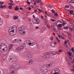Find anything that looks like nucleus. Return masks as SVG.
Returning a JSON list of instances; mask_svg holds the SVG:
<instances>
[{"instance_id": "38", "label": "nucleus", "mask_w": 74, "mask_h": 74, "mask_svg": "<svg viewBox=\"0 0 74 74\" xmlns=\"http://www.w3.org/2000/svg\"><path fill=\"white\" fill-rule=\"evenodd\" d=\"M48 66L49 67H52V64H49L48 65Z\"/></svg>"}, {"instance_id": "60", "label": "nucleus", "mask_w": 74, "mask_h": 74, "mask_svg": "<svg viewBox=\"0 0 74 74\" xmlns=\"http://www.w3.org/2000/svg\"><path fill=\"white\" fill-rule=\"evenodd\" d=\"M31 8H30V7H29L28 8V10H29V11H30V10H31Z\"/></svg>"}, {"instance_id": "55", "label": "nucleus", "mask_w": 74, "mask_h": 74, "mask_svg": "<svg viewBox=\"0 0 74 74\" xmlns=\"http://www.w3.org/2000/svg\"><path fill=\"white\" fill-rule=\"evenodd\" d=\"M51 6V4H49L48 5V7H50Z\"/></svg>"}, {"instance_id": "33", "label": "nucleus", "mask_w": 74, "mask_h": 74, "mask_svg": "<svg viewBox=\"0 0 74 74\" xmlns=\"http://www.w3.org/2000/svg\"><path fill=\"white\" fill-rule=\"evenodd\" d=\"M51 22H55V21H56V20H55L53 19H51Z\"/></svg>"}, {"instance_id": "45", "label": "nucleus", "mask_w": 74, "mask_h": 74, "mask_svg": "<svg viewBox=\"0 0 74 74\" xmlns=\"http://www.w3.org/2000/svg\"><path fill=\"white\" fill-rule=\"evenodd\" d=\"M55 54L56 55V54H59V52L56 51V52H55Z\"/></svg>"}, {"instance_id": "37", "label": "nucleus", "mask_w": 74, "mask_h": 74, "mask_svg": "<svg viewBox=\"0 0 74 74\" xmlns=\"http://www.w3.org/2000/svg\"><path fill=\"white\" fill-rule=\"evenodd\" d=\"M67 42H68L67 41L65 40L64 41V44H65V45H66V44H67Z\"/></svg>"}, {"instance_id": "20", "label": "nucleus", "mask_w": 74, "mask_h": 74, "mask_svg": "<svg viewBox=\"0 0 74 74\" xmlns=\"http://www.w3.org/2000/svg\"><path fill=\"white\" fill-rule=\"evenodd\" d=\"M3 20L1 19L0 17V26H1L3 25Z\"/></svg>"}, {"instance_id": "32", "label": "nucleus", "mask_w": 74, "mask_h": 74, "mask_svg": "<svg viewBox=\"0 0 74 74\" xmlns=\"http://www.w3.org/2000/svg\"><path fill=\"white\" fill-rule=\"evenodd\" d=\"M63 28L64 29H66V30H68V29H69V27L68 26H66L65 27H64Z\"/></svg>"}, {"instance_id": "63", "label": "nucleus", "mask_w": 74, "mask_h": 74, "mask_svg": "<svg viewBox=\"0 0 74 74\" xmlns=\"http://www.w3.org/2000/svg\"><path fill=\"white\" fill-rule=\"evenodd\" d=\"M71 71L72 72H74V69H71Z\"/></svg>"}, {"instance_id": "57", "label": "nucleus", "mask_w": 74, "mask_h": 74, "mask_svg": "<svg viewBox=\"0 0 74 74\" xmlns=\"http://www.w3.org/2000/svg\"><path fill=\"white\" fill-rule=\"evenodd\" d=\"M71 62L73 64V63H74V59H73V61H72Z\"/></svg>"}, {"instance_id": "40", "label": "nucleus", "mask_w": 74, "mask_h": 74, "mask_svg": "<svg viewBox=\"0 0 74 74\" xmlns=\"http://www.w3.org/2000/svg\"><path fill=\"white\" fill-rule=\"evenodd\" d=\"M69 5H66L65 6V8H69Z\"/></svg>"}, {"instance_id": "35", "label": "nucleus", "mask_w": 74, "mask_h": 74, "mask_svg": "<svg viewBox=\"0 0 74 74\" xmlns=\"http://www.w3.org/2000/svg\"><path fill=\"white\" fill-rule=\"evenodd\" d=\"M71 51H72V52H73V53H74V47H72Z\"/></svg>"}, {"instance_id": "12", "label": "nucleus", "mask_w": 74, "mask_h": 74, "mask_svg": "<svg viewBox=\"0 0 74 74\" xmlns=\"http://www.w3.org/2000/svg\"><path fill=\"white\" fill-rule=\"evenodd\" d=\"M7 8V6L5 5H0V8L1 9H4V8Z\"/></svg>"}, {"instance_id": "25", "label": "nucleus", "mask_w": 74, "mask_h": 74, "mask_svg": "<svg viewBox=\"0 0 74 74\" xmlns=\"http://www.w3.org/2000/svg\"><path fill=\"white\" fill-rule=\"evenodd\" d=\"M13 18L14 20H16L18 19V17L14 16H13Z\"/></svg>"}, {"instance_id": "64", "label": "nucleus", "mask_w": 74, "mask_h": 74, "mask_svg": "<svg viewBox=\"0 0 74 74\" xmlns=\"http://www.w3.org/2000/svg\"><path fill=\"white\" fill-rule=\"evenodd\" d=\"M71 2L72 3H74V1L72 0L71 1Z\"/></svg>"}, {"instance_id": "58", "label": "nucleus", "mask_w": 74, "mask_h": 74, "mask_svg": "<svg viewBox=\"0 0 74 74\" xmlns=\"http://www.w3.org/2000/svg\"><path fill=\"white\" fill-rule=\"evenodd\" d=\"M38 11H40V12H42V10H41L39 9L38 10Z\"/></svg>"}, {"instance_id": "10", "label": "nucleus", "mask_w": 74, "mask_h": 74, "mask_svg": "<svg viewBox=\"0 0 74 74\" xmlns=\"http://www.w3.org/2000/svg\"><path fill=\"white\" fill-rule=\"evenodd\" d=\"M35 21H36V22H37V24H40V20L39 18H37L35 20Z\"/></svg>"}, {"instance_id": "29", "label": "nucleus", "mask_w": 74, "mask_h": 74, "mask_svg": "<svg viewBox=\"0 0 74 74\" xmlns=\"http://www.w3.org/2000/svg\"><path fill=\"white\" fill-rule=\"evenodd\" d=\"M73 12H74V11L73 10H71L70 11V13L71 14H73Z\"/></svg>"}, {"instance_id": "50", "label": "nucleus", "mask_w": 74, "mask_h": 74, "mask_svg": "<svg viewBox=\"0 0 74 74\" xmlns=\"http://www.w3.org/2000/svg\"><path fill=\"white\" fill-rule=\"evenodd\" d=\"M47 27L48 28V29H50L51 28V27H49L48 25H47Z\"/></svg>"}, {"instance_id": "15", "label": "nucleus", "mask_w": 74, "mask_h": 74, "mask_svg": "<svg viewBox=\"0 0 74 74\" xmlns=\"http://www.w3.org/2000/svg\"><path fill=\"white\" fill-rule=\"evenodd\" d=\"M56 44H57L56 42H51V46L53 47H55Z\"/></svg>"}, {"instance_id": "14", "label": "nucleus", "mask_w": 74, "mask_h": 74, "mask_svg": "<svg viewBox=\"0 0 74 74\" xmlns=\"http://www.w3.org/2000/svg\"><path fill=\"white\" fill-rule=\"evenodd\" d=\"M67 54H68L69 55V58H70L71 59H73V58L71 57V54L69 52H68L67 53Z\"/></svg>"}, {"instance_id": "24", "label": "nucleus", "mask_w": 74, "mask_h": 74, "mask_svg": "<svg viewBox=\"0 0 74 74\" xmlns=\"http://www.w3.org/2000/svg\"><path fill=\"white\" fill-rule=\"evenodd\" d=\"M46 58H49V53H48L46 54Z\"/></svg>"}, {"instance_id": "49", "label": "nucleus", "mask_w": 74, "mask_h": 74, "mask_svg": "<svg viewBox=\"0 0 74 74\" xmlns=\"http://www.w3.org/2000/svg\"><path fill=\"white\" fill-rule=\"evenodd\" d=\"M13 42L14 43H15V42H16V39H14V40L13 41Z\"/></svg>"}, {"instance_id": "11", "label": "nucleus", "mask_w": 74, "mask_h": 74, "mask_svg": "<svg viewBox=\"0 0 74 74\" xmlns=\"http://www.w3.org/2000/svg\"><path fill=\"white\" fill-rule=\"evenodd\" d=\"M26 42L27 44H28V45H32V41H30V40L29 39L27 40Z\"/></svg>"}, {"instance_id": "9", "label": "nucleus", "mask_w": 74, "mask_h": 74, "mask_svg": "<svg viewBox=\"0 0 74 74\" xmlns=\"http://www.w3.org/2000/svg\"><path fill=\"white\" fill-rule=\"evenodd\" d=\"M27 56L28 57L29 59H31V58H32L33 57V55L31 53H29L27 55Z\"/></svg>"}, {"instance_id": "21", "label": "nucleus", "mask_w": 74, "mask_h": 74, "mask_svg": "<svg viewBox=\"0 0 74 74\" xmlns=\"http://www.w3.org/2000/svg\"><path fill=\"white\" fill-rule=\"evenodd\" d=\"M27 4H28L30 5V3H32V0H29L28 1H27Z\"/></svg>"}, {"instance_id": "5", "label": "nucleus", "mask_w": 74, "mask_h": 74, "mask_svg": "<svg viewBox=\"0 0 74 74\" xmlns=\"http://www.w3.org/2000/svg\"><path fill=\"white\" fill-rule=\"evenodd\" d=\"M21 68V66H18V67H16V66H14V65L10 66V69L12 70H18Z\"/></svg>"}, {"instance_id": "23", "label": "nucleus", "mask_w": 74, "mask_h": 74, "mask_svg": "<svg viewBox=\"0 0 74 74\" xmlns=\"http://www.w3.org/2000/svg\"><path fill=\"white\" fill-rule=\"evenodd\" d=\"M19 10V7L18 6H16L14 8V10L15 11H18V10Z\"/></svg>"}, {"instance_id": "18", "label": "nucleus", "mask_w": 74, "mask_h": 74, "mask_svg": "<svg viewBox=\"0 0 74 74\" xmlns=\"http://www.w3.org/2000/svg\"><path fill=\"white\" fill-rule=\"evenodd\" d=\"M16 71H17V70H15V69L14 70H12V71H11V74H14V73H16Z\"/></svg>"}, {"instance_id": "36", "label": "nucleus", "mask_w": 74, "mask_h": 74, "mask_svg": "<svg viewBox=\"0 0 74 74\" xmlns=\"http://www.w3.org/2000/svg\"><path fill=\"white\" fill-rule=\"evenodd\" d=\"M51 12L53 14H55V11L53 10H51Z\"/></svg>"}, {"instance_id": "39", "label": "nucleus", "mask_w": 74, "mask_h": 74, "mask_svg": "<svg viewBox=\"0 0 74 74\" xmlns=\"http://www.w3.org/2000/svg\"><path fill=\"white\" fill-rule=\"evenodd\" d=\"M40 2H41V0H38V1H37V3H40Z\"/></svg>"}, {"instance_id": "19", "label": "nucleus", "mask_w": 74, "mask_h": 74, "mask_svg": "<svg viewBox=\"0 0 74 74\" xmlns=\"http://www.w3.org/2000/svg\"><path fill=\"white\" fill-rule=\"evenodd\" d=\"M18 42L20 44H21L22 43V40L21 39L18 38Z\"/></svg>"}, {"instance_id": "46", "label": "nucleus", "mask_w": 74, "mask_h": 74, "mask_svg": "<svg viewBox=\"0 0 74 74\" xmlns=\"http://www.w3.org/2000/svg\"><path fill=\"white\" fill-rule=\"evenodd\" d=\"M68 3H70L71 2L72 0H67Z\"/></svg>"}, {"instance_id": "17", "label": "nucleus", "mask_w": 74, "mask_h": 74, "mask_svg": "<svg viewBox=\"0 0 74 74\" xmlns=\"http://www.w3.org/2000/svg\"><path fill=\"white\" fill-rule=\"evenodd\" d=\"M14 46V45L12 44H10L9 46V49H12V47Z\"/></svg>"}, {"instance_id": "16", "label": "nucleus", "mask_w": 74, "mask_h": 74, "mask_svg": "<svg viewBox=\"0 0 74 74\" xmlns=\"http://www.w3.org/2000/svg\"><path fill=\"white\" fill-rule=\"evenodd\" d=\"M33 63V60H30L28 63V65H31Z\"/></svg>"}, {"instance_id": "41", "label": "nucleus", "mask_w": 74, "mask_h": 74, "mask_svg": "<svg viewBox=\"0 0 74 74\" xmlns=\"http://www.w3.org/2000/svg\"><path fill=\"white\" fill-rule=\"evenodd\" d=\"M9 9H10V10H11V9H12V6H9Z\"/></svg>"}, {"instance_id": "62", "label": "nucleus", "mask_w": 74, "mask_h": 74, "mask_svg": "<svg viewBox=\"0 0 74 74\" xmlns=\"http://www.w3.org/2000/svg\"><path fill=\"white\" fill-rule=\"evenodd\" d=\"M9 1L11 2V3H13V1L12 0H9Z\"/></svg>"}, {"instance_id": "22", "label": "nucleus", "mask_w": 74, "mask_h": 74, "mask_svg": "<svg viewBox=\"0 0 74 74\" xmlns=\"http://www.w3.org/2000/svg\"><path fill=\"white\" fill-rule=\"evenodd\" d=\"M44 56H42V59H45V58H46L47 56H46V54L45 53H44L43 54Z\"/></svg>"}, {"instance_id": "61", "label": "nucleus", "mask_w": 74, "mask_h": 74, "mask_svg": "<svg viewBox=\"0 0 74 74\" xmlns=\"http://www.w3.org/2000/svg\"><path fill=\"white\" fill-rule=\"evenodd\" d=\"M56 38L57 40H59V38H58V37L56 36Z\"/></svg>"}, {"instance_id": "44", "label": "nucleus", "mask_w": 74, "mask_h": 74, "mask_svg": "<svg viewBox=\"0 0 74 74\" xmlns=\"http://www.w3.org/2000/svg\"><path fill=\"white\" fill-rule=\"evenodd\" d=\"M65 24H66V22H64L62 23V25L63 26H64Z\"/></svg>"}, {"instance_id": "27", "label": "nucleus", "mask_w": 74, "mask_h": 74, "mask_svg": "<svg viewBox=\"0 0 74 74\" xmlns=\"http://www.w3.org/2000/svg\"><path fill=\"white\" fill-rule=\"evenodd\" d=\"M67 33L68 34V35L70 37H72V35H71V34L70 33H68V32H67Z\"/></svg>"}, {"instance_id": "2", "label": "nucleus", "mask_w": 74, "mask_h": 74, "mask_svg": "<svg viewBox=\"0 0 74 74\" xmlns=\"http://www.w3.org/2000/svg\"><path fill=\"white\" fill-rule=\"evenodd\" d=\"M0 52L2 53H5L8 51V46L4 43H1L0 45Z\"/></svg>"}, {"instance_id": "7", "label": "nucleus", "mask_w": 74, "mask_h": 74, "mask_svg": "<svg viewBox=\"0 0 74 74\" xmlns=\"http://www.w3.org/2000/svg\"><path fill=\"white\" fill-rule=\"evenodd\" d=\"M41 71L43 72V74H47L48 70L47 69V68H45V66H44L41 69Z\"/></svg>"}, {"instance_id": "47", "label": "nucleus", "mask_w": 74, "mask_h": 74, "mask_svg": "<svg viewBox=\"0 0 74 74\" xmlns=\"http://www.w3.org/2000/svg\"><path fill=\"white\" fill-rule=\"evenodd\" d=\"M51 38V41H53V37H52Z\"/></svg>"}, {"instance_id": "13", "label": "nucleus", "mask_w": 74, "mask_h": 74, "mask_svg": "<svg viewBox=\"0 0 74 74\" xmlns=\"http://www.w3.org/2000/svg\"><path fill=\"white\" fill-rule=\"evenodd\" d=\"M71 46V45H70V42H69L68 44L66 45L65 47H66V48H70Z\"/></svg>"}, {"instance_id": "8", "label": "nucleus", "mask_w": 74, "mask_h": 74, "mask_svg": "<svg viewBox=\"0 0 74 74\" xmlns=\"http://www.w3.org/2000/svg\"><path fill=\"white\" fill-rule=\"evenodd\" d=\"M54 71V74H60L59 72L60 71V69L59 68L55 69L53 70Z\"/></svg>"}, {"instance_id": "42", "label": "nucleus", "mask_w": 74, "mask_h": 74, "mask_svg": "<svg viewBox=\"0 0 74 74\" xmlns=\"http://www.w3.org/2000/svg\"><path fill=\"white\" fill-rule=\"evenodd\" d=\"M18 38L16 39V42H18Z\"/></svg>"}, {"instance_id": "6", "label": "nucleus", "mask_w": 74, "mask_h": 74, "mask_svg": "<svg viewBox=\"0 0 74 74\" xmlns=\"http://www.w3.org/2000/svg\"><path fill=\"white\" fill-rule=\"evenodd\" d=\"M9 60L10 62L13 63L15 60V58L14 56H10L9 58Z\"/></svg>"}, {"instance_id": "3", "label": "nucleus", "mask_w": 74, "mask_h": 74, "mask_svg": "<svg viewBox=\"0 0 74 74\" xmlns=\"http://www.w3.org/2000/svg\"><path fill=\"white\" fill-rule=\"evenodd\" d=\"M25 29H26V28L24 26H21L19 28V30L20 34L23 35L25 34L26 33Z\"/></svg>"}, {"instance_id": "1", "label": "nucleus", "mask_w": 74, "mask_h": 74, "mask_svg": "<svg viewBox=\"0 0 74 74\" xmlns=\"http://www.w3.org/2000/svg\"><path fill=\"white\" fill-rule=\"evenodd\" d=\"M9 32V34L11 36H14L17 33V27L15 25H13L10 28Z\"/></svg>"}, {"instance_id": "26", "label": "nucleus", "mask_w": 74, "mask_h": 74, "mask_svg": "<svg viewBox=\"0 0 74 74\" xmlns=\"http://www.w3.org/2000/svg\"><path fill=\"white\" fill-rule=\"evenodd\" d=\"M32 44V45H36V42H34L31 41V45Z\"/></svg>"}, {"instance_id": "28", "label": "nucleus", "mask_w": 74, "mask_h": 74, "mask_svg": "<svg viewBox=\"0 0 74 74\" xmlns=\"http://www.w3.org/2000/svg\"><path fill=\"white\" fill-rule=\"evenodd\" d=\"M51 55H56V54L55 53V51H53L51 53Z\"/></svg>"}, {"instance_id": "48", "label": "nucleus", "mask_w": 74, "mask_h": 74, "mask_svg": "<svg viewBox=\"0 0 74 74\" xmlns=\"http://www.w3.org/2000/svg\"><path fill=\"white\" fill-rule=\"evenodd\" d=\"M4 4V2H1L0 3V5H2V4Z\"/></svg>"}, {"instance_id": "31", "label": "nucleus", "mask_w": 74, "mask_h": 74, "mask_svg": "<svg viewBox=\"0 0 74 74\" xmlns=\"http://www.w3.org/2000/svg\"><path fill=\"white\" fill-rule=\"evenodd\" d=\"M5 41H6V42L8 44L9 43V40H8V39H6L5 40Z\"/></svg>"}, {"instance_id": "54", "label": "nucleus", "mask_w": 74, "mask_h": 74, "mask_svg": "<svg viewBox=\"0 0 74 74\" xmlns=\"http://www.w3.org/2000/svg\"><path fill=\"white\" fill-rule=\"evenodd\" d=\"M61 38L62 40H65V38H64L63 37H61Z\"/></svg>"}, {"instance_id": "51", "label": "nucleus", "mask_w": 74, "mask_h": 74, "mask_svg": "<svg viewBox=\"0 0 74 74\" xmlns=\"http://www.w3.org/2000/svg\"><path fill=\"white\" fill-rule=\"evenodd\" d=\"M40 5H43V4H44V3L42 2V1H41V2H40Z\"/></svg>"}, {"instance_id": "4", "label": "nucleus", "mask_w": 74, "mask_h": 74, "mask_svg": "<svg viewBox=\"0 0 74 74\" xmlns=\"http://www.w3.org/2000/svg\"><path fill=\"white\" fill-rule=\"evenodd\" d=\"M25 47H26V45L25 44H23L20 47H18L16 49L18 51H21V49H24V48H25Z\"/></svg>"}, {"instance_id": "59", "label": "nucleus", "mask_w": 74, "mask_h": 74, "mask_svg": "<svg viewBox=\"0 0 74 74\" xmlns=\"http://www.w3.org/2000/svg\"><path fill=\"white\" fill-rule=\"evenodd\" d=\"M55 15H56V16H58V13H55Z\"/></svg>"}, {"instance_id": "34", "label": "nucleus", "mask_w": 74, "mask_h": 74, "mask_svg": "<svg viewBox=\"0 0 74 74\" xmlns=\"http://www.w3.org/2000/svg\"><path fill=\"white\" fill-rule=\"evenodd\" d=\"M36 21H33V23L34 24H37V23H36Z\"/></svg>"}, {"instance_id": "52", "label": "nucleus", "mask_w": 74, "mask_h": 74, "mask_svg": "<svg viewBox=\"0 0 74 74\" xmlns=\"http://www.w3.org/2000/svg\"><path fill=\"white\" fill-rule=\"evenodd\" d=\"M57 41L58 42H60V40H59V39H58Z\"/></svg>"}, {"instance_id": "43", "label": "nucleus", "mask_w": 74, "mask_h": 74, "mask_svg": "<svg viewBox=\"0 0 74 74\" xmlns=\"http://www.w3.org/2000/svg\"><path fill=\"white\" fill-rule=\"evenodd\" d=\"M59 52H63V50L61 49H60L59 50Z\"/></svg>"}, {"instance_id": "30", "label": "nucleus", "mask_w": 74, "mask_h": 74, "mask_svg": "<svg viewBox=\"0 0 74 74\" xmlns=\"http://www.w3.org/2000/svg\"><path fill=\"white\" fill-rule=\"evenodd\" d=\"M62 26V24H58L57 25V26L58 27H60Z\"/></svg>"}, {"instance_id": "53", "label": "nucleus", "mask_w": 74, "mask_h": 74, "mask_svg": "<svg viewBox=\"0 0 74 74\" xmlns=\"http://www.w3.org/2000/svg\"><path fill=\"white\" fill-rule=\"evenodd\" d=\"M35 29H39V27H35Z\"/></svg>"}, {"instance_id": "56", "label": "nucleus", "mask_w": 74, "mask_h": 74, "mask_svg": "<svg viewBox=\"0 0 74 74\" xmlns=\"http://www.w3.org/2000/svg\"><path fill=\"white\" fill-rule=\"evenodd\" d=\"M69 30H71V31H73V29L71 28H69Z\"/></svg>"}]
</instances>
